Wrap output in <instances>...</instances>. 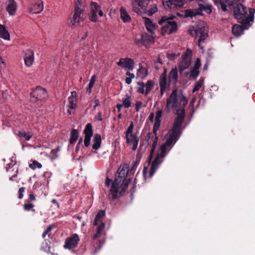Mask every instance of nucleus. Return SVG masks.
Listing matches in <instances>:
<instances>
[{
  "label": "nucleus",
  "mask_w": 255,
  "mask_h": 255,
  "mask_svg": "<svg viewBox=\"0 0 255 255\" xmlns=\"http://www.w3.org/2000/svg\"><path fill=\"white\" fill-rule=\"evenodd\" d=\"M34 53L29 50L26 53V56L24 59L25 64L26 66L29 67L32 65L34 61Z\"/></svg>",
  "instance_id": "obj_23"
},
{
  "label": "nucleus",
  "mask_w": 255,
  "mask_h": 255,
  "mask_svg": "<svg viewBox=\"0 0 255 255\" xmlns=\"http://www.w3.org/2000/svg\"><path fill=\"white\" fill-rule=\"evenodd\" d=\"M147 30L151 34L153 33V31L155 29V25L151 20L147 17L143 18Z\"/></svg>",
  "instance_id": "obj_24"
},
{
  "label": "nucleus",
  "mask_w": 255,
  "mask_h": 255,
  "mask_svg": "<svg viewBox=\"0 0 255 255\" xmlns=\"http://www.w3.org/2000/svg\"><path fill=\"white\" fill-rule=\"evenodd\" d=\"M29 199L31 201H33V200H35V196H34V195L33 194H30L29 195Z\"/></svg>",
  "instance_id": "obj_60"
},
{
  "label": "nucleus",
  "mask_w": 255,
  "mask_h": 255,
  "mask_svg": "<svg viewBox=\"0 0 255 255\" xmlns=\"http://www.w3.org/2000/svg\"><path fill=\"white\" fill-rule=\"evenodd\" d=\"M25 191V188L24 187H21L19 189V195H18V198L19 199H21L23 198V192H24Z\"/></svg>",
  "instance_id": "obj_50"
},
{
  "label": "nucleus",
  "mask_w": 255,
  "mask_h": 255,
  "mask_svg": "<svg viewBox=\"0 0 255 255\" xmlns=\"http://www.w3.org/2000/svg\"><path fill=\"white\" fill-rule=\"evenodd\" d=\"M85 134L84 145L88 147L90 143L91 137L93 135L92 126L91 124H88L85 127L84 131Z\"/></svg>",
  "instance_id": "obj_16"
},
{
  "label": "nucleus",
  "mask_w": 255,
  "mask_h": 255,
  "mask_svg": "<svg viewBox=\"0 0 255 255\" xmlns=\"http://www.w3.org/2000/svg\"><path fill=\"white\" fill-rule=\"evenodd\" d=\"M117 64L126 70L130 71L133 69L134 62L131 58H122L120 59Z\"/></svg>",
  "instance_id": "obj_12"
},
{
  "label": "nucleus",
  "mask_w": 255,
  "mask_h": 255,
  "mask_svg": "<svg viewBox=\"0 0 255 255\" xmlns=\"http://www.w3.org/2000/svg\"><path fill=\"white\" fill-rule=\"evenodd\" d=\"M142 106V103L141 102H137L135 104V109L136 112H139L140 108Z\"/></svg>",
  "instance_id": "obj_48"
},
{
  "label": "nucleus",
  "mask_w": 255,
  "mask_h": 255,
  "mask_svg": "<svg viewBox=\"0 0 255 255\" xmlns=\"http://www.w3.org/2000/svg\"><path fill=\"white\" fill-rule=\"evenodd\" d=\"M162 3L165 8H178L184 5L183 0H162Z\"/></svg>",
  "instance_id": "obj_14"
},
{
  "label": "nucleus",
  "mask_w": 255,
  "mask_h": 255,
  "mask_svg": "<svg viewBox=\"0 0 255 255\" xmlns=\"http://www.w3.org/2000/svg\"><path fill=\"white\" fill-rule=\"evenodd\" d=\"M145 71H146L145 69L144 68L141 67L137 70V76L140 77L141 78H143L145 75H142L141 74Z\"/></svg>",
  "instance_id": "obj_46"
},
{
  "label": "nucleus",
  "mask_w": 255,
  "mask_h": 255,
  "mask_svg": "<svg viewBox=\"0 0 255 255\" xmlns=\"http://www.w3.org/2000/svg\"><path fill=\"white\" fill-rule=\"evenodd\" d=\"M47 97V93L45 89L41 87H37L31 93L30 100L32 102H36L42 100Z\"/></svg>",
  "instance_id": "obj_10"
},
{
  "label": "nucleus",
  "mask_w": 255,
  "mask_h": 255,
  "mask_svg": "<svg viewBox=\"0 0 255 255\" xmlns=\"http://www.w3.org/2000/svg\"><path fill=\"white\" fill-rule=\"evenodd\" d=\"M199 75V69L193 67L191 71L190 76L193 78H196Z\"/></svg>",
  "instance_id": "obj_43"
},
{
  "label": "nucleus",
  "mask_w": 255,
  "mask_h": 255,
  "mask_svg": "<svg viewBox=\"0 0 255 255\" xmlns=\"http://www.w3.org/2000/svg\"><path fill=\"white\" fill-rule=\"evenodd\" d=\"M201 11L196 10L187 9L184 11L185 17H194L201 14Z\"/></svg>",
  "instance_id": "obj_31"
},
{
  "label": "nucleus",
  "mask_w": 255,
  "mask_h": 255,
  "mask_svg": "<svg viewBox=\"0 0 255 255\" xmlns=\"http://www.w3.org/2000/svg\"><path fill=\"white\" fill-rule=\"evenodd\" d=\"M33 206V205L31 203L25 204L24 205V209L25 210L28 211L32 209Z\"/></svg>",
  "instance_id": "obj_47"
},
{
  "label": "nucleus",
  "mask_w": 255,
  "mask_h": 255,
  "mask_svg": "<svg viewBox=\"0 0 255 255\" xmlns=\"http://www.w3.org/2000/svg\"><path fill=\"white\" fill-rule=\"evenodd\" d=\"M52 202L53 204H55L57 206V207L59 208V205L58 203L57 202V201L55 199L52 200Z\"/></svg>",
  "instance_id": "obj_61"
},
{
  "label": "nucleus",
  "mask_w": 255,
  "mask_h": 255,
  "mask_svg": "<svg viewBox=\"0 0 255 255\" xmlns=\"http://www.w3.org/2000/svg\"><path fill=\"white\" fill-rule=\"evenodd\" d=\"M128 171V166L126 164L121 165L118 170V176L115 178L112 183L111 188L109 194V197L115 200L118 197V194L120 191V194L122 195L128 189V185L131 183V179L125 181Z\"/></svg>",
  "instance_id": "obj_2"
},
{
  "label": "nucleus",
  "mask_w": 255,
  "mask_h": 255,
  "mask_svg": "<svg viewBox=\"0 0 255 255\" xmlns=\"http://www.w3.org/2000/svg\"><path fill=\"white\" fill-rule=\"evenodd\" d=\"M93 148L97 150L101 146V136L99 134H95L93 137Z\"/></svg>",
  "instance_id": "obj_27"
},
{
  "label": "nucleus",
  "mask_w": 255,
  "mask_h": 255,
  "mask_svg": "<svg viewBox=\"0 0 255 255\" xmlns=\"http://www.w3.org/2000/svg\"><path fill=\"white\" fill-rule=\"evenodd\" d=\"M131 97L130 96L127 94L122 99V104L126 109L129 108L131 106Z\"/></svg>",
  "instance_id": "obj_29"
},
{
  "label": "nucleus",
  "mask_w": 255,
  "mask_h": 255,
  "mask_svg": "<svg viewBox=\"0 0 255 255\" xmlns=\"http://www.w3.org/2000/svg\"><path fill=\"white\" fill-rule=\"evenodd\" d=\"M154 117V114L153 113H151L150 114L149 116V119L151 122H153Z\"/></svg>",
  "instance_id": "obj_56"
},
{
  "label": "nucleus",
  "mask_w": 255,
  "mask_h": 255,
  "mask_svg": "<svg viewBox=\"0 0 255 255\" xmlns=\"http://www.w3.org/2000/svg\"><path fill=\"white\" fill-rule=\"evenodd\" d=\"M192 56L191 50L189 49H187L182 55L178 63V67L180 73H182L184 70L189 67L191 62Z\"/></svg>",
  "instance_id": "obj_8"
},
{
  "label": "nucleus",
  "mask_w": 255,
  "mask_h": 255,
  "mask_svg": "<svg viewBox=\"0 0 255 255\" xmlns=\"http://www.w3.org/2000/svg\"><path fill=\"white\" fill-rule=\"evenodd\" d=\"M157 10V6L156 4H153L150 5V8L149 9H147L146 8V11L144 12V13H146L148 15L151 16L153 14H154Z\"/></svg>",
  "instance_id": "obj_35"
},
{
  "label": "nucleus",
  "mask_w": 255,
  "mask_h": 255,
  "mask_svg": "<svg viewBox=\"0 0 255 255\" xmlns=\"http://www.w3.org/2000/svg\"><path fill=\"white\" fill-rule=\"evenodd\" d=\"M141 39L143 41L151 43L154 42V37L152 35L144 34L142 35Z\"/></svg>",
  "instance_id": "obj_37"
},
{
  "label": "nucleus",
  "mask_w": 255,
  "mask_h": 255,
  "mask_svg": "<svg viewBox=\"0 0 255 255\" xmlns=\"http://www.w3.org/2000/svg\"><path fill=\"white\" fill-rule=\"evenodd\" d=\"M96 75H94L92 76V77L90 79V83H89V84L88 85V87L87 89V92L89 94H90L92 91V90L93 89V87L96 81Z\"/></svg>",
  "instance_id": "obj_36"
},
{
  "label": "nucleus",
  "mask_w": 255,
  "mask_h": 255,
  "mask_svg": "<svg viewBox=\"0 0 255 255\" xmlns=\"http://www.w3.org/2000/svg\"><path fill=\"white\" fill-rule=\"evenodd\" d=\"M0 62L2 63L3 64L5 65V63L4 62V61L3 60L2 58L1 57H0Z\"/></svg>",
  "instance_id": "obj_64"
},
{
  "label": "nucleus",
  "mask_w": 255,
  "mask_h": 255,
  "mask_svg": "<svg viewBox=\"0 0 255 255\" xmlns=\"http://www.w3.org/2000/svg\"><path fill=\"white\" fill-rule=\"evenodd\" d=\"M200 66H201L200 59L199 58H197L196 59V62L194 66V67L199 69Z\"/></svg>",
  "instance_id": "obj_51"
},
{
  "label": "nucleus",
  "mask_w": 255,
  "mask_h": 255,
  "mask_svg": "<svg viewBox=\"0 0 255 255\" xmlns=\"http://www.w3.org/2000/svg\"><path fill=\"white\" fill-rule=\"evenodd\" d=\"M154 85V82L152 80H148L145 84H144V91L145 95H147Z\"/></svg>",
  "instance_id": "obj_30"
},
{
  "label": "nucleus",
  "mask_w": 255,
  "mask_h": 255,
  "mask_svg": "<svg viewBox=\"0 0 255 255\" xmlns=\"http://www.w3.org/2000/svg\"><path fill=\"white\" fill-rule=\"evenodd\" d=\"M190 33L193 36L198 37V45L200 46L201 43L207 36V30L205 23L199 22L196 27H192L189 29Z\"/></svg>",
  "instance_id": "obj_6"
},
{
  "label": "nucleus",
  "mask_w": 255,
  "mask_h": 255,
  "mask_svg": "<svg viewBox=\"0 0 255 255\" xmlns=\"http://www.w3.org/2000/svg\"><path fill=\"white\" fill-rule=\"evenodd\" d=\"M203 3H199V9L200 10H204L207 13H211L212 12L211 5L206 4L204 3V0L202 1Z\"/></svg>",
  "instance_id": "obj_33"
},
{
  "label": "nucleus",
  "mask_w": 255,
  "mask_h": 255,
  "mask_svg": "<svg viewBox=\"0 0 255 255\" xmlns=\"http://www.w3.org/2000/svg\"><path fill=\"white\" fill-rule=\"evenodd\" d=\"M29 167L32 169H35L36 168L40 169L42 167V165L36 160H33L32 163L29 165Z\"/></svg>",
  "instance_id": "obj_41"
},
{
  "label": "nucleus",
  "mask_w": 255,
  "mask_h": 255,
  "mask_svg": "<svg viewBox=\"0 0 255 255\" xmlns=\"http://www.w3.org/2000/svg\"><path fill=\"white\" fill-rule=\"evenodd\" d=\"M102 234V233H101L100 232H99V231H97V232L96 233V234H95L94 235V237H93V239H97L98 238H99L100 237V236Z\"/></svg>",
  "instance_id": "obj_55"
},
{
  "label": "nucleus",
  "mask_w": 255,
  "mask_h": 255,
  "mask_svg": "<svg viewBox=\"0 0 255 255\" xmlns=\"http://www.w3.org/2000/svg\"><path fill=\"white\" fill-rule=\"evenodd\" d=\"M17 7V4L14 0H8L7 2L6 10L9 15H15Z\"/></svg>",
  "instance_id": "obj_21"
},
{
  "label": "nucleus",
  "mask_w": 255,
  "mask_h": 255,
  "mask_svg": "<svg viewBox=\"0 0 255 255\" xmlns=\"http://www.w3.org/2000/svg\"><path fill=\"white\" fill-rule=\"evenodd\" d=\"M111 180L107 178L106 181V185L107 186H109L111 184Z\"/></svg>",
  "instance_id": "obj_59"
},
{
  "label": "nucleus",
  "mask_w": 255,
  "mask_h": 255,
  "mask_svg": "<svg viewBox=\"0 0 255 255\" xmlns=\"http://www.w3.org/2000/svg\"><path fill=\"white\" fill-rule=\"evenodd\" d=\"M169 81L171 83L176 84L178 80V73L176 68H173L169 74Z\"/></svg>",
  "instance_id": "obj_25"
},
{
  "label": "nucleus",
  "mask_w": 255,
  "mask_h": 255,
  "mask_svg": "<svg viewBox=\"0 0 255 255\" xmlns=\"http://www.w3.org/2000/svg\"><path fill=\"white\" fill-rule=\"evenodd\" d=\"M195 100H196L195 98H193V99L191 100V101L190 102V106H193V105H194V102H195Z\"/></svg>",
  "instance_id": "obj_62"
},
{
  "label": "nucleus",
  "mask_w": 255,
  "mask_h": 255,
  "mask_svg": "<svg viewBox=\"0 0 255 255\" xmlns=\"http://www.w3.org/2000/svg\"><path fill=\"white\" fill-rule=\"evenodd\" d=\"M79 241L80 239L78 235L75 234L71 237L66 240L64 247L68 249L74 248L77 247Z\"/></svg>",
  "instance_id": "obj_13"
},
{
  "label": "nucleus",
  "mask_w": 255,
  "mask_h": 255,
  "mask_svg": "<svg viewBox=\"0 0 255 255\" xmlns=\"http://www.w3.org/2000/svg\"><path fill=\"white\" fill-rule=\"evenodd\" d=\"M132 79H130L129 77H127L126 78V82L128 84H130L131 82Z\"/></svg>",
  "instance_id": "obj_57"
},
{
  "label": "nucleus",
  "mask_w": 255,
  "mask_h": 255,
  "mask_svg": "<svg viewBox=\"0 0 255 255\" xmlns=\"http://www.w3.org/2000/svg\"><path fill=\"white\" fill-rule=\"evenodd\" d=\"M105 227V224L104 223H101V224L98 227L97 231H99L101 233H102V231L104 229Z\"/></svg>",
  "instance_id": "obj_49"
},
{
  "label": "nucleus",
  "mask_w": 255,
  "mask_h": 255,
  "mask_svg": "<svg viewBox=\"0 0 255 255\" xmlns=\"http://www.w3.org/2000/svg\"><path fill=\"white\" fill-rule=\"evenodd\" d=\"M117 109H118V112H121V109L124 107V106L122 104H118L116 106Z\"/></svg>",
  "instance_id": "obj_54"
},
{
  "label": "nucleus",
  "mask_w": 255,
  "mask_h": 255,
  "mask_svg": "<svg viewBox=\"0 0 255 255\" xmlns=\"http://www.w3.org/2000/svg\"><path fill=\"white\" fill-rule=\"evenodd\" d=\"M121 18L124 22H129L131 20V17L128 12L123 7L120 9Z\"/></svg>",
  "instance_id": "obj_28"
},
{
  "label": "nucleus",
  "mask_w": 255,
  "mask_h": 255,
  "mask_svg": "<svg viewBox=\"0 0 255 255\" xmlns=\"http://www.w3.org/2000/svg\"><path fill=\"white\" fill-rule=\"evenodd\" d=\"M204 80L203 78H201L199 81L195 83L194 87L193 89V93L197 91L202 87L204 84Z\"/></svg>",
  "instance_id": "obj_39"
},
{
  "label": "nucleus",
  "mask_w": 255,
  "mask_h": 255,
  "mask_svg": "<svg viewBox=\"0 0 255 255\" xmlns=\"http://www.w3.org/2000/svg\"><path fill=\"white\" fill-rule=\"evenodd\" d=\"M134 128V125L133 122H131L126 132V136L134 134L132 132Z\"/></svg>",
  "instance_id": "obj_42"
},
{
  "label": "nucleus",
  "mask_w": 255,
  "mask_h": 255,
  "mask_svg": "<svg viewBox=\"0 0 255 255\" xmlns=\"http://www.w3.org/2000/svg\"><path fill=\"white\" fill-rule=\"evenodd\" d=\"M249 10V13H248L247 8L241 3L234 7V14L236 18L241 20L240 22L244 26H246L247 23L252 22L254 20L255 9L250 8Z\"/></svg>",
  "instance_id": "obj_4"
},
{
  "label": "nucleus",
  "mask_w": 255,
  "mask_h": 255,
  "mask_svg": "<svg viewBox=\"0 0 255 255\" xmlns=\"http://www.w3.org/2000/svg\"><path fill=\"white\" fill-rule=\"evenodd\" d=\"M188 103V100L181 91L174 89L166 99V110L167 113L172 110L177 117L175 119L173 127L181 128L185 117L184 107Z\"/></svg>",
  "instance_id": "obj_1"
},
{
  "label": "nucleus",
  "mask_w": 255,
  "mask_h": 255,
  "mask_svg": "<svg viewBox=\"0 0 255 255\" xmlns=\"http://www.w3.org/2000/svg\"><path fill=\"white\" fill-rule=\"evenodd\" d=\"M162 114V111L161 110H158L155 114V122L153 128V131L155 135L156 134V132L160 127Z\"/></svg>",
  "instance_id": "obj_22"
},
{
  "label": "nucleus",
  "mask_w": 255,
  "mask_h": 255,
  "mask_svg": "<svg viewBox=\"0 0 255 255\" xmlns=\"http://www.w3.org/2000/svg\"><path fill=\"white\" fill-rule=\"evenodd\" d=\"M0 37L5 40H10V35L3 25L0 24Z\"/></svg>",
  "instance_id": "obj_26"
},
{
  "label": "nucleus",
  "mask_w": 255,
  "mask_h": 255,
  "mask_svg": "<svg viewBox=\"0 0 255 255\" xmlns=\"http://www.w3.org/2000/svg\"><path fill=\"white\" fill-rule=\"evenodd\" d=\"M77 93L76 91H72L71 93L70 96L69 97L68 99V107L69 109L68 110V112L69 114H71V110L76 109L77 108Z\"/></svg>",
  "instance_id": "obj_15"
},
{
  "label": "nucleus",
  "mask_w": 255,
  "mask_h": 255,
  "mask_svg": "<svg viewBox=\"0 0 255 255\" xmlns=\"http://www.w3.org/2000/svg\"><path fill=\"white\" fill-rule=\"evenodd\" d=\"M174 18V16H163L159 20L158 23L160 25H163L161 29L162 35H169L176 31L177 29V23L175 21L171 20Z\"/></svg>",
  "instance_id": "obj_5"
},
{
  "label": "nucleus",
  "mask_w": 255,
  "mask_h": 255,
  "mask_svg": "<svg viewBox=\"0 0 255 255\" xmlns=\"http://www.w3.org/2000/svg\"><path fill=\"white\" fill-rule=\"evenodd\" d=\"M159 84L160 89V95L161 96H162L167 87V74L166 70H164L163 73L160 75L159 77Z\"/></svg>",
  "instance_id": "obj_18"
},
{
  "label": "nucleus",
  "mask_w": 255,
  "mask_h": 255,
  "mask_svg": "<svg viewBox=\"0 0 255 255\" xmlns=\"http://www.w3.org/2000/svg\"><path fill=\"white\" fill-rule=\"evenodd\" d=\"M91 12L90 15V19L93 22H96L98 19V14L100 16L103 15V12L100 9V6L95 2H92L90 5Z\"/></svg>",
  "instance_id": "obj_11"
},
{
  "label": "nucleus",
  "mask_w": 255,
  "mask_h": 255,
  "mask_svg": "<svg viewBox=\"0 0 255 255\" xmlns=\"http://www.w3.org/2000/svg\"><path fill=\"white\" fill-rule=\"evenodd\" d=\"M180 128H175V127H173L172 129L170 130L167 134V139L165 142L161 145L160 154H158L154 161H153L150 171V177H151L155 173L159 164L162 162V160L160 158H163L166 154V149L172 143L174 144L179 137Z\"/></svg>",
  "instance_id": "obj_3"
},
{
  "label": "nucleus",
  "mask_w": 255,
  "mask_h": 255,
  "mask_svg": "<svg viewBox=\"0 0 255 255\" xmlns=\"http://www.w3.org/2000/svg\"><path fill=\"white\" fill-rule=\"evenodd\" d=\"M221 7H222V9L223 11H226V6L225 5H224V4H222L221 5Z\"/></svg>",
  "instance_id": "obj_63"
},
{
  "label": "nucleus",
  "mask_w": 255,
  "mask_h": 255,
  "mask_svg": "<svg viewBox=\"0 0 255 255\" xmlns=\"http://www.w3.org/2000/svg\"><path fill=\"white\" fill-rule=\"evenodd\" d=\"M17 135L20 137L24 138L27 141L29 140L32 136V134L31 132H26L23 130L19 131Z\"/></svg>",
  "instance_id": "obj_32"
},
{
  "label": "nucleus",
  "mask_w": 255,
  "mask_h": 255,
  "mask_svg": "<svg viewBox=\"0 0 255 255\" xmlns=\"http://www.w3.org/2000/svg\"><path fill=\"white\" fill-rule=\"evenodd\" d=\"M54 227L55 226L54 225H49L43 233L42 238H44L47 234H49V233L51 231L52 229L54 228ZM48 236H49V235H48Z\"/></svg>",
  "instance_id": "obj_44"
},
{
  "label": "nucleus",
  "mask_w": 255,
  "mask_h": 255,
  "mask_svg": "<svg viewBox=\"0 0 255 255\" xmlns=\"http://www.w3.org/2000/svg\"><path fill=\"white\" fill-rule=\"evenodd\" d=\"M82 0H77L75 2V9L73 17L71 20L72 25L79 24L84 20V10L82 8Z\"/></svg>",
  "instance_id": "obj_7"
},
{
  "label": "nucleus",
  "mask_w": 255,
  "mask_h": 255,
  "mask_svg": "<svg viewBox=\"0 0 255 255\" xmlns=\"http://www.w3.org/2000/svg\"><path fill=\"white\" fill-rule=\"evenodd\" d=\"M136 91L140 94H144V83L143 82H139L137 83V87Z\"/></svg>",
  "instance_id": "obj_40"
},
{
  "label": "nucleus",
  "mask_w": 255,
  "mask_h": 255,
  "mask_svg": "<svg viewBox=\"0 0 255 255\" xmlns=\"http://www.w3.org/2000/svg\"><path fill=\"white\" fill-rule=\"evenodd\" d=\"M149 3V0H132V10L138 14H141L146 11Z\"/></svg>",
  "instance_id": "obj_9"
},
{
  "label": "nucleus",
  "mask_w": 255,
  "mask_h": 255,
  "mask_svg": "<svg viewBox=\"0 0 255 255\" xmlns=\"http://www.w3.org/2000/svg\"><path fill=\"white\" fill-rule=\"evenodd\" d=\"M43 9V2L41 0H38L34 4L31 5L29 9V11L33 13H39Z\"/></svg>",
  "instance_id": "obj_19"
},
{
  "label": "nucleus",
  "mask_w": 255,
  "mask_h": 255,
  "mask_svg": "<svg viewBox=\"0 0 255 255\" xmlns=\"http://www.w3.org/2000/svg\"><path fill=\"white\" fill-rule=\"evenodd\" d=\"M78 137V131L76 129H73L71 133V137L70 140V143L72 144L74 143L77 140Z\"/></svg>",
  "instance_id": "obj_38"
},
{
  "label": "nucleus",
  "mask_w": 255,
  "mask_h": 255,
  "mask_svg": "<svg viewBox=\"0 0 255 255\" xmlns=\"http://www.w3.org/2000/svg\"><path fill=\"white\" fill-rule=\"evenodd\" d=\"M126 75L128 76V77H129L130 79H132L134 78V75L132 73H130L128 71L126 72Z\"/></svg>",
  "instance_id": "obj_53"
},
{
  "label": "nucleus",
  "mask_w": 255,
  "mask_h": 255,
  "mask_svg": "<svg viewBox=\"0 0 255 255\" xmlns=\"http://www.w3.org/2000/svg\"><path fill=\"white\" fill-rule=\"evenodd\" d=\"M105 212L104 210L100 211L98 213V214L94 221V225H95V226L98 225V224L100 222L101 219L105 216Z\"/></svg>",
  "instance_id": "obj_34"
},
{
  "label": "nucleus",
  "mask_w": 255,
  "mask_h": 255,
  "mask_svg": "<svg viewBox=\"0 0 255 255\" xmlns=\"http://www.w3.org/2000/svg\"><path fill=\"white\" fill-rule=\"evenodd\" d=\"M95 119L97 121H101L103 120L102 116V113L99 112L98 113L97 116L95 117Z\"/></svg>",
  "instance_id": "obj_52"
},
{
  "label": "nucleus",
  "mask_w": 255,
  "mask_h": 255,
  "mask_svg": "<svg viewBox=\"0 0 255 255\" xmlns=\"http://www.w3.org/2000/svg\"><path fill=\"white\" fill-rule=\"evenodd\" d=\"M126 142L133 150H135L138 144L139 138L135 134L126 136Z\"/></svg>",
  "instance_id": "obj_17"
},
{
  "label": "nucleus",
  "mask_w": 255,
  "mask_h": 255,
  "mask_svg": "<svg viewBox=\"0 0 255 255\" xmlns=\"http://www.w3.org/2000/svg\"><path fill=\"white\" fill-rule=\"evenodd\" d=\"M158 137L155 136L153 139V142L152 143V149L150 152V156L153 153L154 150L156 148L157 142Z\"/></svg>",
  "instance_id": "obj_45"
},
{
  "label": "nucleus",
  "mask_w": 255,
  "mask_h": 255,
  "mask_svg": "<svg viewBox=\"0 0 255 255\" xmlns=\"http://www.w3.org/2000/svg\"><path fill=\"white\" fill-rule=\"evenodd\" d=\"M242 25L235 24L233 26L232 32L236 36H240L244 30L248 29L249 27L251 25V23H247L246 26H244L242 23Z\"/></svg>",
  "instance_id": "obj_20"
},
{
  "label": "nucleus",
  "mask_w": 255,
  "mask_h": 255,
  "mask_svg": "<svg viewBox=\"0 0 255 255\" xmlns=\"http://www.w3.org/2000/svg\"><path fill=\"white\" fill-rule=\"evenodd\" d=\"M95 105L94 106V109H95L99 105V101L98 100H96L94 101Z\"/></svg>",
  "instance_id": "obj_58"
}]
</instances>
